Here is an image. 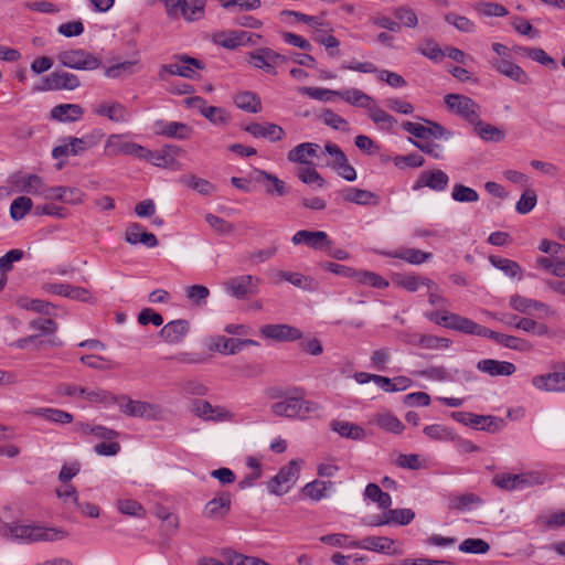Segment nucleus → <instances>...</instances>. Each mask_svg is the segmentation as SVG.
I'll list each match as a JSON object with an SVG mask.
<instances>
[{
	"label": "nucleus",
	"mask_w": 565,
	"mask_h": 565,
	"mask_svg": "<svg viewBox=\"0 0 565 565\" xmlns=\"http://www.w3.org/2000/svg\"><path fill=\"white\" fill-rule=\"evenodd\" d=\"M303 395V390L298 387L288 392L278 391L273 396L277 402L270 405V412L276 416L289 419H307L309 414L320 409V405L305 399Z\"/></svg>",
	"instance_id": "nucleus-1"
},
{
	"label": "nucleus",
	"mask_w": 565,
	"mask_h": 565,
	"mask_svg": "<svg viewBox=\"0 0 565 565\" xmlns=\"http://www.w3.org/2000/svg\"><path fill=\"white\" fill-rule=\"evenodd\" d=\"M60 63L68 68L78 71H94L103 66L100 60L84 50H70L61 52L57 55ZM138 64V58L135 56L129 60L114 56L108 60V64L104 65L106 71H121L135 67Z\"/></svg>",
	"instance_id": "nucleus-2"
},
{
	"label": "nucleus",
	"mask_w": 565,
	"mask_h": 565,
	"mask_svg": "<svg viewBox=\"0 0 565 565\" xmlns=\"http://www.w3.org/2000/svg\"><path fill=\"white\" fill-rule=\"evenodd\" d=\"M9 532L12 537L28 543L55 542L62 541L67 536V532L62 527L47 526L40 523L12 524L9 526Z\"/></svg>",
	"instance_id": "nucleus-3"
},
{
	"label": "nucleus",
	"mask_w": 565,
	"mask_h": 565,
	"mask_svg": "<svg viewBox=\"0 0 565 565\" xmlns=\"http://www.w3.org/2000/svg\"><path fill=\"white\" fill-rule=\"evenodd\" d=\"M119 398V408L121 413L130 417H141L148 420L164 419V411L158 404L145 401H134L126 395L117 396Z\"/></svg>",
	"instance_id": "nucleus-4"
},
{
	"label": "nucleus",
	"mask_w": 565,
	"mask_h": 565,
	"mask_svg": "<svg viewBox=\"0 0 565 565\" xmlns=\"http://www.w3.org/2000/svg\"><path fill=\"white\" fill-rule=\"evenodd\" d=\"M492 483L504 491H512L515 489L542 484L544 483V476L535 471L522 473L501 472L493 477Z\"/></svg>",
	"instance_id": "nucleus-5"
},
{
	"label": "nucleus",
	"mask_w": 565,
	"mask_h": 565,
	"mask_svg": "<svg viewBox=\"0 0 565 565\" xmlns=\"http://www.w3.org/2000/svg\"><path fill=\"white\" fill-rule=\"evenodd\" d=\"M79 86L78 77L73 73H50L32 82L34 92L75 89Z\"/></svg>",
	"instance_id": "nucleus-6"
},
{
	"label": "nucleus",
	"mask_w": 565,
	"mask_h": 565,
	"mask_svg": "<svg viewBox=\"0 0 565 565\" xmlns=\"http://www.w3.org/2000/svg\"><path fill=\"white\" fill-rule=\"evenodd\" d=\"M300 460H291L287 466L282 467L279 472L268 482V489L276 495H282L290 489L300 472Z\"/></svg>",
	"instance_id": "nucleus-7"
},
{
	"label": "nucleus",
	"mask_w": 565,
	"mask_h": 565,
	"mask_svg": "<svg viewBox=\"0 0 565 565\" xmlns=\"http://www.w3.org/2000/svg\"><path fill=\"white\" fill-rule=\"evenodd\" d=\"M181 151L182 150L180 147L173 145L164 146L159 151H151L145 148L142 158L159 168L180 170L181 164L177 157L181 153Z\"/></svg>",
	"instance_id": "nucleus-8"
},
{
	"label": "nucleus",
	"mask_w": 565,
	"mask_h": 565,
	"mask_svg": "<svg viewBox=\"0 0 565 565\" xmlns=\"http://www.w3.org/2000/svg\"><path fill=\"white\" fill-rule=\"evenodd\" d=\"M349 545L376 553H385L391 555L403 554V550L399 546H396V541L387 536L370 535L359 541H352L349 543Z\"/></svg>",
	"instance_id": "nucleus-9"
},
{
	"label": "nucleus",
	"mask_w": 565,
	"mask_h": 565,
	"mask_svg": "<svg viewBox=\"0 0 565 565\" xmlns=\"http://www.w3.org/2000/svg\"><path fill=\"white\" fill-rule=\"evenodd\" d=\"M445 104L450 110L465 117L470 122H475L478 119V105L465 95L447 94L445 96Z\"/></svg>",
	"instance_id": "nucleus-10"
},
{
	"label": "nucleus",
	"mask_w": 565,
	"mask_h": 565,
	"mask_svg": "<svg viewBox=\"0 0 565 565\" xmlns=\"http://www.w3.org/2000/svg\"><path fill=\"white\" fill-rule=\"evenodd\" d=\"M249 62L256 68L288 67V58L270 49H259L250 53Z\"/></svg>",
	"instance_id": "nucleus-11"
},
{
	"label": "nucleus",
	"mask_w": 565,
	"mask_h": 565,
	"mask_svg": "<svg viewBox=\"0 0 565 565\" xmlns=\"http://www.w3.org/2000/svg\"><path fill=\"white\" fill-rule=\"evenodd\" d=\"M291 241L295 245L306 244L317 250L330 249L332 245L328 234L323 231L301 230L292 236Z\"/></svg>",
	"instance_id": "nucleus-12"
},
{
	"label": "nucleus",
	"mask_w": 565,
	"mask_h": 565,
	"mask_svg": "<svg viewBox=\"0 0 565 565\" xmlns=\"http://www.w3.org/2000/svg\"><path fill=\"white\" fill-rule=\"evenodd\" d=\"M428 126H424L418 122L405 121L402 127L405 131L420 139H428L430 137L441 138L444 136H450L441 125L431 120H425Z\"/></svg>",
	"instance_id": "nucleus-13"
},
{
	"label": "nucleus",
	"mask_w": 565,
	"mask_h": 565,
	"mask_svg": "<svg viewBox=\"0 0 565 565\" xmlns=\"http://www.w3.org/2000/svg\"><path fill=\"white\" fill-rule=\"evenodd\" d=\"M258 278L252 275H244L230 278L224 282L225 290L237 299H243L247 295L254 294L257 286Z\"/></svg>",
	"instance_id": "nucleus-14"
},
{
	"label": "nucleus",
	"mask_w": 565,
	"mask_h": 565,
	"mask_svg": "<svg viewBox=\"0 0 565 565\" xmlns=\"http://www.w3.org/2000/svg\"><path fill=\"white\" fill-rule=\"evenodd\" d=\"M259 332L263 337L276 341H295L302 338L299 329L288 324H266Z\"/></svg>",
	"instance_id": "nucleus-15"
},
{
	"label": "nucleus",
	"mask_w": 565,
	"mask_h": 565,
	"mask_svg": "<svg viewBox=\"0 0 565 565\" xmlns=\"http://www.w3.org/2000/svg\"><path fill=\"white\" fill-rule=\"evenodd\" d=\"M448 183V175L443 170L435 169L430 171H424L414 183L413 189L417 191L427 186L435 191H443L447 188Z\"/></svg>",
	"instance_id": "nucleus-16"
},
{
	"label": "nucleus",
	"mask_w": 565,
	"mask_h": 565,
	"mask_svg": "<svg viewBox=\"0 0 565 565\" xmlns=\"http://www.w3.org/2000/svg\"><path fill=\"white\" fill-rule=\"evenodd\" d=\"M105 152L109 157L126 154L142 158L145 148L135 142H120L118 136L113 135L106 141Z\"/></svg>",
	"instance_id": "nucleus-17"
},
{
	"label": "nucleus",
	"mask_w": 565,
	"mask_h": 565,
	"mask_svg": "<svg viewBox=\"0 0 565 565\" xmlns=\"http://www.w3.org/2000/svg\"><path fill=\"white\" fill-rule=\"evenodd\" d=\"M46 289L55 295L82 302H90L93 300L92 292L84 287L72 286L70 284H51Z\"/></svg>",
	"instance_id": "nucleus-18"
},
{
	"label": "nucleus",
	"mask_w": 565,
	"mask_h": 565,
	"mask_svg": "<svg viewBox=\"0 0 565 565\" xmlns=\"http://www.w3.org/2000/svg\"><path fill=\"white\" fill-rule=\"evenodd\" d=\"M244 130L255 138H265L271 142L280 141L286 135L282 127L271 122H267L266 125L252 122L247 125Z\"/></svg>",
	"instance_id": "nucleus-19"
},
{
	"label": "nucleus",
	"mask_w": 565,
	"mask_h": 565,
	"mask_svg": "<svg viewBox=\"0 0 565 565\" xmlns=\"http://www.w3.org/2000/svg\"><path fill=\"white\" fill-rule=\"evenodd\" d=\"M190 326L188 320L179 319L168 322L161 330L160 337L169 344H175L189 332Z\"/></svg>",
	"instance_id": "nucleus-20"
},
{
	"label": "nucleus",
	"mask_w": 565,
	"mask_h": 565,
	"mask_svg": "<svg viewBox=\"0 0 565 565\" xmlns=\"http://www.w3.org/2000/svg\"><path fill=\"white\" fill-rule=\"evenodd\" d=\"M320 146L315 142H303L292 148L287 158L290 162L300 163L303 166L311 164L312 158L317 157Z\"/></svg>",
	"instance_id": "nucleus-21"
},
{
	"label": "nucleus",
	"mask_w": 565,
	"mask_h": 565,
	"mask_svg": "<svg viewBox=\"0 0 565 565\" xmlns=\"http://www.w3.org/2000/svg\"><path fill=\"white\" fill-rule=\"evenodd\" d=\"M342 199L349 203H355L359 205H376L379 203V196L367 190L358 188H347L340 192Z\"/></svg>",
	"instance_id": "nucleus-22"
},
{
	"label": "nucleus",
	"mask_w": 565,
	"mask_h": 565,
	"mask_svg": "<svg viewBox=\"0 0 565 565\" xmlns=\"http://www.w3.org/2000/svg\"><path fill=\"white\" fill-rule=\"evenodd\" d=\"M252 36L246 31L221 32L214 35V42L226 49H236L249 42Z\"/></svg>",
	"instance_id": "nucleus-23"
},
{
	"label": "nucleus",
	"mask_w": 565,
	"mask_h": 565,
	"mask_svg": "<svg viewBox=\"0 0 565 565\" xmlns=\"http://www.w3.org/2000/svg\"><path fill=\"white\" fill-rule=\"evenodd\" d=\"M482 337L493 339L498 343H500L507 348L514 349V350L529 351L532 349V345L525 340L519 339L513 335L502 334V333L492 331L488 328L484 329Z\"/></svg>",
	"instance_id": "nucleus-24"
},
{
	"label": "nucleus",
	"mask_w": 565,
	"mask_h": 565,
	"mask_svg": "<svg viewBox=\"0 0 565 565\" xmlns=\"http://www.w3.org/2000/svg\"><path fill=\"white\" fill-rule=\"evenodd\" d=\"M159 130L157 131L158 135L164 136L168 138H174V139H189L192 134L193 129L186 124L178 122V121H170L166 124H158Z\"/></svg>",
	"instance_id": "nucleus-25"
},
{
	"label": "nucleus",
	"mask_w": 565,
	"mask_h": 565,
	"mask_svg": "<svg viewBox=\"0 0 565 565\" xmlns=\"http://www.w3.org/2000/svg\"><path fill=\"white\" fill-rule=\"evenodd\" d=\"M125 238L129 244L142 243L149 247H154L158 239L152 233L142 232V226L138 223H132L126 231Z\"/></svg>",
	"instance_id": "nucleus-26"
},
{
	"label": "nucleus",
	"mask_w": 565,
	"mask_h": 565,
	"mask_svg": "<svg viewBox=\"0 0 565 565\" xmlns=\"http://www.w3.org/2000/svg\"><path fill=\"white\" fill-rule=\"evenodd\" d=\"M231 509V495L222 493L217 498L210 500L205 505V514L211 519H222Z\"/></svg>",
	"instance_id": "nucleus-27"
},
{
	"label": "nucleus",
	"mask_w": 565,
	"mask_h": 565,
	"mask_svg": "<svg viewBox=\"0 0 565 565\" xmlns=\"http://www.w3.org/2000/svg\"><path fill=\"white\" fill-rule=\"evenodd\" d=\"M533 385L539 390L547 392L565 391L564 381L561 379L559 372H553L535 376L533 379Z\"/></svg>",
	"instance_id": "nucleus-28"
},
{
	"label": "nucleus",
	"mask_w": 565,
	"mask_h": 565,
	"mask_svg": "<svg viewBox=\"0 0 565 565\" xmlns=\"http://www.w3.org/2000/svg\"><path fill=\"white\" fill-rule=\"evenodd\" d=\"M94 113L115 122L126 121L128 116L126 107L119 103L100 104L94 108Z\"/></svg>",
	"instance_id": "nucleus-29"
},
{
	"label": "nucleus",
	"mask_w": 565,
	"mask_h": 565,
	"mask_svg": "<svg viewBox=\"0 0 565 565\" xmlns=\"http://www.w3.org/2000/svg\"><path fill=\"white\" fill-rule=\"evenodd\" d=\"M477 366L480 371L486 372L492 376L511 375L515 372L514 364L491 359L480 361Z\"/></svg>",
	"instance_id": "nucleus-30"
},
{
	"label": "nucleus",
	"mask_w": 565,
	"mask_h": 565,
	"mask_svg": "<svg viewBox=\"0 0 565 565\" xmlns=\"http://www.w3.org/2000/svg\"><path fill=\"white\" fill-rule=\"evenodd\" d=\"M331 428L341 437L352 440H363L366 437V433L361 426L349 422L333 420Z\"/></svg>",
	"instance_id": "nucleus-31"
},
{
	"label": "nucleus",
	"mask_w": 565,
	"mask_h": 565,
	"mask_svg": "<svg viewBox=\"0 0 565 565\" xmlns=\"http://www.w3.org/2000/svg\"><path fill=\"white\" fill-rule=\"evenodd\" d=\"M337 96L352 106L366 109L371 107V104L374 102L370 95L356 88L338 90Z\"/></svg>",
	"instance_id": "nucleus-32"
},
{
	"label": "nucleus",
	"mask_w": 565,
	"mask_h": 565,
	"mask_svg": "<svg viewBox=\"0 0 565 565\" xmlns=\"http://www.w3.org/2000/svg\"><path fill=\"white\" fill-rule=\"evenodd\" d=\"M83 108L76 104H63L55 106L52 111V118L58 121H76L83 116Z\"/></svg>",
	"instance_id": "nucleus-33"
},
{
	"label": "nucleus",
	"mask_w": 565,
	"mask_h": 565,
	"mask_svg": "<svg viewBox=\"0 0 565 565\" xmlns=\"http://www.w3.org/2000/svg\"><path fill=\"white\" fill-rule=\"evenodd\" d=\"M510 306L514 310L525 315H531L533 310H544L546 312L550 310L548 306H546L545 303L539 302L536 300L520 295H514L511 297Z\"/></svg>",
	"instance_id": "nucleus-34"
},
{
	"label": "nucleus",
	"mask_w": 565,
	"mask_h": 565,
	"mask_svg": "<svg viewBox=\"0 0 565 565\" xmlns=\"http://www.w3.org/2000/svg\"><path fill=\"white\" fill-rule=\"evenodd\" d=\"M192 67L202 70L204 65L198 58L188 55H175L169 64L162 66L161 71H192Z\"/></svg>",
	"instance_id": "nucleus-35"
},
{
	"label": "nucleus",
	"mask_w": 565,
	"mask_h": 565,
	"mask_svg": "<svg viewBox=\"0 0 565 565\" xmlns=\"http://www.w3.org/2000/svg\"><path fill=\"white\" fill-rule=\"evenodd\" d=\"M180 182L202 195H211L215 191V186L210 181L195 174L182 175Z\"/></svg>",
	"instance_id": "nucleus-36"
},
{
	"label": "nucleus",
	"mask_w": 565,
	"mask_h": 565,
	"mask_svg": "<svg viewBox=\"0 0 565 565\" xmlns=\"http://www.w3.org/2000/svg\"><path fill=\"white\" fill-rule=\"evenodd\" d=\"M67 193H77V189L73 188H64V186H55V188H46L44 186L42 195L46 200H58L70 204H79L82 203L81 198H67Z\"/></svg>",
	"instance_id": "nucleus-37"
},
{
	"label": "nucleus",
	"mask_w": 565,
	"mask_h": 565,
	"mask_svg": "<svg viewBox=\"0 0 565 565\" xmlns=\"http://www.w3.org/2000/svg\"><path fill=\"white\" fill-rule=\"evenodd\" d=\"M209 349L222 354H235L241 351L239 339L218 335L212 339Z\"/></svg>",
	"instance_id": "nucleus-38"
},
{
	"label": "nucleus",
	"mask_w": 565,
	"mask_h": 565,
	"mask_svg": "<svg viewBox=\"0 0 565 565\" xmlns=\"http://www.w3.org/2000/svg\"><path fill=\"white\" fill-rule=\"evenodd\" d=\"M17 186L22 192H26L29 194H40L42 195L44 190L43 180L36 174L23 175L17 180Z\"/></svg>",
	"instance_id": "nucleus-39"
},
{
	"label": "nucleus",
	"mask_w": 565,
	"mask_h": 565,
	"mask_svg": "<svg viewBox=\"0 0 565 565\" xmlns=\"http://www.w3.org/2000/svg\"><path fill=\"white\" fill-rule=\"evenodd\" d=\"M234 103L238 108L252 114L259 113L262 109L260 99L250 92L238 93L234 98Z\"/></svg>",
	"instance_id": "nucleus-40"
},
{
	"label": "nucleus",
	"mask_w": 565,
	"mask_h": 565,
	"mask_svg": "<svg viewBox=\"0 0 565 565\" xmlns=\"http://www.w3.org/2000/svg\"><path fill=\"white\" fill-rule=\"evenodd\" d=\"M369 115L371 119L381 128L383 129H392L395 124L396 119L391 116L388 113L380 108L375 102L371 104V107L367 108Z\"/></svg>",
	"instance_id": "nucleus-41"
},
{
	"label": "nucleus",
	"mask_w": 565,
	"mask_h": 565,
	"mask_svg": "<svg viewBox=\"0 0 565 565\" xmlns=\"http://www.w3.org/2000/svg\"><path fill=\"white\" fill-rule=\"evenodd\" d=\"M194 413L204 419H220L227 417V412H225L222 408H214L209 402L206 401H198L194 404L193 408Z\"/></svg>",
	"instance_id": "nucleus-42"
},
{
	"label": "nucleus",
	"mask_w": 565,
	"mask_h": 565,
	"mask_svg": "<svg viewBox=\"0 0 565 565\" xmlns=\"http://www.w3.org/2000/svg\"><path fill=\"white\" fill-rule=\"evenodd\" d=\"M373 420L380 428L393 434H401L404 429L402 422L390 413L379 414Z\"/></svg>",
	"instance_id": "nucleus-43"
},
{
	"label": "nucleus",
	"mask_w": 565,
	"mask_h": 565,
	"mask_svg": "<svg viewBox=\"0 0 565 565\" xmlns=\"http://www.w3.org/2000/svg\"><path fill=\"white\" fill-rule=\"evenodd\" d=\"M354 280L361 285L371 286L374 288L388 287V281L386 279L373 271L367 270H356Z\"/></svg>",
	"instance_id": "nucleus-44"
},
{
	"label": "nucleus",
	"mask_w": 565,
	"mask_h": 565,
	"mask_svg": "<svg viewBox=\"0 0 565 565\" xmlns=\"http://www.w3.org/2000/svg\"><path fill=\"white\" fill-rule=\"evenodd\" d=\"M386 256L403 259L413 265H419L431 257L430 253H426L415 248H408L402 253H386Z\"/></svg>",
	"instance_id": "nucleus-45"
},
{
	"label": "nucleus",
	"mask_w": 565,
	"mask_h": 565,
	"mask_svg": "<svg viewBox=\"0 0 565 565\" xmlns=\"http://www.w3.org/2000/svg\"><path fill=\"white\" fill-rule=\"evenodd\" d=\"M473 124L477 134L486 141H500L504 138V132L490 124L478 119Z\"/></svg>",
	"instance_id": "nucleus-46"
},
{
	"label": "nucleus",
	"mask_w": 565,
	"mask_h": 565,
	"mask_svg": "<svg viewBox=\"0 0 565 565\" xmlns=\"http://www.w3.org/2000/svg\"><path fill=\"white\" fill-rule=\"evenodd\" d=\"M524 56L531 58L532 61L539 62L542 66L546 68L554 70L557 67V64L553 57H551L541 47H531L522 50Z\"/></svg>",
	"instance_id": "nucleus-47"
},
{
	"label": "nucleus",
	"mask_w": 565,
	"mask_h": 565,
	"mask_svg": "<svg viewBox=\"0 0 565 565\" xmlns=\"http://www.w3.org/2000/svg\"><path fill=\"white\" fill-rule=\"evenodd\" d=\"M34 414L54 423L70 424L73 422L72 414L56 408H39Z\"/></svg>",
	"instance_id": "nucleus-48"
},
{
	"label": "nucleus",
	"mask_w": 565,
	"mask_h": 565,
	"mask_svg": "<svg viewBox=\"0 0 565 565\" xmlns=\"http://www.w3.org/2000/svg\"><path fill=\"white\" fill-rule=\"evenodd\" d=\"M489 260L495 268L502 270L504 274L512 278L521 275L522 273L520 265L514 260L501 258L498 256H490Z\"/></svg>",
	"instance_id": "nucleus-49"
},
{
	"label": "nucleus",
	"mask_w": 565,
	"mask_h": 565,
	"mask_svg": "<svg viewBox=\"0 0 565 565\" xmlns=\"http://www.w3.org/2000/svg\"><path fill=\"white\" fill-rule=\"evenodd\" d=\"M394 282L408 291H415L419 287L420 284L426 285L428 289L434 286V282L430 279L420 278L417 276L408 275V276H396L394 278Z\"/></svg>",
	"instance_id": "nucleus-50"
},
{
	"label": "nucleus",
	"mask_w": 565,
	"mask_h": 565,
	"mask_svg": "<svg viewBox=\"0 0 565 565\" xmlns=\"http://www.w3.org/2000/svg\"><path fill=\"white\" fill-rule=\"evenodd\" d=\"M482 499L475 493H463L450 498L449 509L462 511L468 509L472 504H479Z\"/></svg>",
	"instance_id": "nucleus-51"
},
{
	"label": "nucleus",
	"mask_w": 565,
	"mask_h": 565,
	"mask_svg": "<svg viewBox=\"0 0 565 565\" xmlns=\"http://www.w3.org/2000/svg\"><path fill=\"white\" fill-rule=\"evenodd\" d=\"M484 329H486V327H482V326L476 323L475 321H472L466 317H461L459 315L457 317L456 323L454 324V330H456L458 332H462V333H467V334H475V335H479V337L483 335Z\"/></svg>",
	"instance_id": "nucleus-52"
},
{
	"label": "nucleus",
	"mask_w": 565,
	"mask_h": 565,
	"mask_svg": "<svg viewBox=\"0 0 565 565\" xmlns=\"http://www.w3.org/2000/svg\"><path fill=\"white\" fill-rule=\"evenodd\" d=\"M32 200L28 196H19L11 203L10 215L14 221L22 220L32 209Z\"/></svg>",
	"instance_id": "nucleus-53"
},
{
	"label": "nucleus",
	"mask_w": 565,
	"mask_h": 565,
	"mask_svg": "<svg viewBox=\"0 0 565 565\" xmlns=\"http://www.w3.org/2000/svg\"><path fill=\"white\" fill-rule=\"evenodd\" d=\"M332 486L331 481L315 480L307 483L302 489L305 495L312 500H320L326 497L327 490Z\"/></svg>",
	"instance_id": "nucleus-54"
},
{
	"label": "nucleus",
	"mask_w": 565,
	"mask_h": 565,
	"mask_svg": "<svg viewBox=\"0 0 565 565\" xmlns=\"http://www.w3.org/2000/svg\"><path fill=\"white\" fill-rule=\"evenodd\" d=\"M202 115L214 125H226L231 118L225 109L214 106L203 107Z\"/></svg>",
	"instance_id": "nucleus-55"
},
{
	"label": "nucleus",
	"mask_w": 565,
	"mask_h": 565,
	"mask_svg": "<svg viewBox=\"0 0 565 565\" xmlns=\"http://www.w3.org/2000/svg\"><path fill=\"white\" fill-rule=\"evenodd\" d=\"M84 398L92 402V403H103V404H116L119 403V398H117L116 395H113L111 393L107 392L103 388H95L92 391H88L86 388V393L84 394Z\"/></svg>",
	"instance_id": "nucleus-56"
},
{
	"label": "nucleus",
	"mask_w": 565,
	"mask_h": 565,
	"mask_svg": "<svg viewBox=\"0 0 565 565\" xmlns=\"http://www.w3.org/2000/svg\"><path fill=\"white\" fill-rule=\"evenodd\" d=\"M459 550L463 553L484 554L490 545L481 539H467L459 545Z\"/></svg>",
	"instance_id": "nucleus-57"
},
{
	"label": "nucleus",
	"mask_w": 565,
	"mask_h": 565,
	"mask_svg": "<svg viewBox=\"0 0 565 565\" xmlns=\"http://www.w3.org/2000/svg\"><path fill=\"white\" fill-rule=\"evenodd\" d=\"M205 221L216 233L221 235H228L234 231L233 224L212 213L205 215Z\"/></svg>",
	"instance_id": "nucleus-58"
},
{
	"label": "nucleus",
	"mask_w": 565,
	"mask_h": 565,
	"mask_svg": "<svg viewBox=\"0 0 565 565\" xmlns=\"http://www.w3.org/2000/svg\"><path fill=\"white\" fill-rule=\"evenodd\" d=\"M297 175L303 183H316L319 188H322L324 185V179L315 168L301 167L298 169Z\"/></svg>",
	"instance_id": "nucleus-59"
},
{
	"label": "nucleus",
	"mask_w": 565,
	"mask_h": 565,
	"mask_svg": "<svg viewBox=\"0 0 565 565\" xmlns=\"http://www.w3.org/2000/svg\"><path fill=\"white\" fill-rule=\"evenodd\" d=\"M393 14L404 26L415 28L418 23L415 11L408 7L396 8Z\"/></svg>",
	"instance_id": "nucleus-60"
},
{
	"label": "nucleus",
	"mask_w": 565,
	"mask_h": 565,
	"mask_svg": "<svg viewBox=\"0 0 565 565\" xmlns=\"http://www.w3.org/2000/svg\"><path fill=\"white\" fill-rule=\"evenodd\" d=\"M451 196L457 202H476L479 199L478 193L463 184H456L452 189Z\"/></svg>",
	"instance_id": "nucleus-61"
},
{
	"label": "nucleus",
	"mask_w": 565,
	"mask_h": 565,
	"mask_svg": "<svg viewBox=\"0 0 565 565\" xmlns=\"http://www.w3.org/2000/svg\"><path fill=\"white\" fill-rule=\"evenodd\" d=\"M117 508L122 514L142 518L146 514L142 505L135 500H119Z\"/></svg>",
	"instance_id": "nucleus-62"
},
{
	"label": "nucleus",
	"mask_w": 565,
	"mask_h": 565,
	"mask_svg": "<svg viewBox=\"0 0 565 565\" xmlns=\"http://www.w3.org/2000/svg\"><path fill=\"white\" fill-rule=\"evenodd\" d=\"M451 341L447 338H439L435 335H419L418 338V345L425 348V349H439V348H449Z\"/></svg>",
	"instance_id": "nucleus-63"
},
{
	"label": "nucleus",
	"mask_w": 565,
	"mask_h": 565,
	"mask_svg": "<svg viewBox=\"0 0 565 565\" xmlns=\"http://www.w3.org/2000/svg\"><path fill=\"white\" fill-rule=\"evenodd\" d=\"M210 296V290L203 285H192L186 288V297L194 305L200 306Z\"/></svg>",
	"instance_id": "nucleus-64"
}]
</instances>
